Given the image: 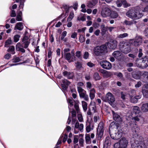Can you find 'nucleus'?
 <instances>
[{
  "label": "nucleus",
  "mask_w": 148,
  "mask_h": 148,
  "mask_svg": "<svg viewBox=\"0 0 148 148\" xmlns=\"http://www.w3.org/2000/svg\"><path fill=\"white\" fill-rule=\"evenodd\" d=\"M126 15L132 19L137 20L141 18L143 15L137 7L129 10L126 13Z\"/></svg>",
  "instance_id": "f257e3e1"
},
{
  "label": "nucleus",
  "mask_w": 148,
  "mask_h": 148,
  "mask_svg": "<svg viewBox=\"0 0 148 148\" xmlns=\"http://www.w3.org/2000/svg\"><path fill=\"white\" fill-rule=\"evenodd\" d=\"M130 126L131 128L132 131L133 133V137L134 140L138 138V140L143 139V138L138 135V133L140 131V128L136 123H130Z\"/></svg>",
  "instance_id": "f03ea898"
},
{
  "label": "nucleus",
  "mask_w": 148,
  "mask_h": 148,
  "mask_svg": "<svg viewBox=\"0 0 148 148\" xmlns=\"http://www.w3.org/2000/svg\"><path fill=\"white\" fill-rule=\"evenodd\" d=\"M117 41L114 40H112L110 42H107L105 45H102V54L107 53L108 52L107 48L111 49H114L117 47Z\"/></svg>",
  "instance_id": "7ed1b4c3"
},
{
  "label": "nucleus",
  "mask_w": 148,
  "mask_h": 148,
  "mask_svg": "<svg viewBox=\"0 0 148 148\" xmlns=\"http://www.w3.org/2000/svg\"><path fill=\"white\" fill-rule=\"evenodd\" d=\"M129 44V42H127L125 41H121L119 46L120 50L125 54L128 53L131 50Z\"/></svg>",
  "instance_id": "20e7f679"
},
{
  "label": "nucleus",
  "mask_w": 148,
  "mask_h": 148,
  "mask_svg": "<svg viewBox=\"0 0 148 148\" xmlns=\"http://www.w3.org/2000/svg\"><path fill=\"white\" fill-rule=\"evenodd\" d=\"M135 64L136 66L139 68L142 69L148 66V59L145 56L142 59L137 58L136 60Z\"/></svg>",
  "instance_id": "39448f33"
},
{
  "label": "nucleus",
  "mask_w": 148,
  "mask_h": 148,
  "mask_svg": "<svg viewBox=\"0 0 148 148\" xmlns=\"http://www.w3.org/2000/svg\"><path fill=\"white\" fill-rule=\"evenodd\" d=\"M137 138L134 140V142H131V145L132 148H147L145 143L146 141L143 139L138 140Z\"/></svg>",
  "instance_id": "423d86ee"
},
{
  "label": "nucleus",
  "mask_w": 148,
  "mask_h": 148,
  "mask_svg": "<svg viewBox=\"0 0 148 148\" xmlns=\"http://www.w3.org/2000/svg\"><path fill=\"white\" fill-rule=\"evenodd\" d=\"M128 144V140L124 137L122 138L119 143L114 145V148H126Z\"/></svg>",
  "instance_id": "0eeeda50"
},
{
  "label": "nucleus",
  "mask_w": 148,
  "mask_h": 148,
  "mask_svg": "<svg viewBox=\"0 0 148 148\" xmlns=\"http://www.w3.org/2000/svg\"><path fill=\"white\" fill-rule=\"evenodd\" d=\"M77 88L80 98H83L85 101H88L89 97L86 91L81 87H77Z\"/></svg>",
  "instance_id": "6e6552de"
},
{
  "label": "nucleus",
  "mask_w": 148,
  "mask_h": 148,
  "mask_svg": "<svg viewBox=\"0 0 148 148\" xmlns=\"http://www.w3.org/2000/svg\"><path fill=\"white\" fill-rule=\"evenodd\" d=\"M75 101V104L74 105V106L75 109L78 112L79 110V101L78 100H76L75 101H74V100L72 98H69L68 99V102L69 103V110L70 112V110L71 109L70 107L73 106V101Z\"/></svg>",
  "instance_id": "1a4fd4ad"
},
{
  "label": "nucleus",
  "mask_w": 148,
  "mask_h": 148,
  "mask_svg": "<svg viewBox=\"0 0 148 148\" xmlns=\"http://www.w3.org/2000/svg\"><path fill=\"white\" fill-rule=\"evenodd\" d=\"M123 131L121 129H119L117 130V133L114 134H110L111 137L113 140H116L120 138L122 136Z\"/></svg>",
  "instance_id": "9d476101"
},
{
  "label": "nucleus",
  "mask_w": 148,
  "mask_h": 148,
  "mask_svg": "<svg viewBox=\"0 0 148 148\" xmlns=\"http://www.w3.org/2000/svg\"><path fill=\"white\" fill-rule=\"evenodd\" d=\"M94 55L96 56H101L102 54V46H97L93 49Z\"/></svg>",
  "instance_id": "9b49d317"
},
{
  "label": "nucleus",
  "mask_w": 148,
  "mask_h": 148,
  "mask_svg": "<svg viewBox=\"0 0 148 148\" xmlns=\"http://www.w3.org/2000/svg\"><path fill=\"white\" fill-rule=\"evenodd\" d=\"M62 82L63 83L61 84L62 89L64 91L67 90L68 86L71 84V82L65 79L62 80Z\"/></svg>",
  "instance_id": "f8f14e48"
},
{
  "label": "nucleus",
  "mask_w": 148,
  "mask_h": 148,
  "mask_svg": "<svg viewBox=\"0 0 148 148\" xmlns=\"http://www.w3.org/2000/svg\"><path fill=\"white\" fill-rule=\"evenodd\" d=\"M106 99L109 103L112 106L113 103L115 101V99L112 94L110 93H108L106 94Z\"/></svg>",
  "instance_id": "ddd939ff"
},
{
  "label": "nucleus",
  "mask_w": 148,
  "mask_h": 148,
  "mask_svg": "<svg viewBox=\"0 0 148 148\" xmlns=\"http://www.w3.org/2000/svg\"><path fill=\"white\" fill-rule=\"evenodd\" d=\"M97 138L101 139L102 137V123L100 122L99 124L97 129Z\"/></svg>",
  "instance_id": "4468645a"
},
{
  "label": "nucleus",
  "mask_w": 148,
  "mask_h": 148,
  "mask_svg": "<svg viewBox=\"0 0 148 148\" xmlns=\"http://www.w3.org/2000/svg\"><path fill=\"white\" fill-rule=\"evenodd\" d=\"M111 11L108 7H105L102 9V17H105L109 16Z\"/></svg>",
  "instance_id": "2eb2a0df"
},
{
  "label": "nucleus",
  "mask_w": 148,
  "mask_h": 148,
  "mask_svg": "<svg viewBox=\"0 0 148 148\" xmlns=\"http://www.w3.org/2000/svg\"><path fill=\"white\" fill-rule=\"evenodd\" d=\"M142 92L143 97L145 98H148V84L144 85V87L142 88Z\"/></svg>",
  "instance_id": "dca6fc26"
},
{
  "label": "nucleus",
  "mask_w": 148,
  "mask_h": 148,
  "mask_svg": "<svg viewBox=\"0 0 148 148\" xmlns=\"http://www.w3.org/2000/svg\"><path fill=\"white\" fill-rule=\"evenodd\" d=\"M112 55L114 57L118 60H120L123 57L122 53L119 51H114L112 53Z\"/></svg>",
  "instance_id": "f3484780"
},
{
  "label": "nucleus",
  "mask_w": 148,
  "mask_h": 148,
  "mask_svg": "<svg viewBox=\"0 0 148 148\" xmlns=\"http://www.w3.org/2000/svg\"><path fill=\"white\" fill-rule=\"evenodd\" d=\"M63 74L64 76L69 79H72L74 76V74L73 72L66 71L64 72L63 73Z\"/></svg>",
  "instance_id": "a211bd4d"
},
{
  "label": "nucleus",
  "mask_w": 148,
  "mask_h": 148,
  "mask_svg": "<svg viewBox=\"0 0 148 148\" xmlns=\"http://www.w3.org/2000/svg\"><path fill=\"white\" fill-rule=\"evenodd\" d=\"M111 67V64L109 62L106 61H102V68L106 69H109Z\"/></svg>",
  "instance_id": "6ab92c4d"
},
{
  "label": "nucleus",
  "mask_w": 148,
  "mask_h": 148,
  "mask_svg": "<svg viewBox=\"0 0 148 148\" xmlns=\"http://www.w3.org/2000/svg\"><path fill=\"white\" fill-rule=\"evenodd\" d=\"M110 138L108 137H106L103 148H109L111 145V142L110 140Z\"/></svg>",
  "instance_id": "aec40b11"
},
{
  "label": "nucleus",
  "mask_w": 148,
  "mask_h": 148,
  "mask_svg": "<svg viewBox=\"0 0 148 148\" xmlns=\"http://www.w3.org/2000/svg\"><path fill=\"white\" fill-rule=\"evenodd\" d=\"M113 116V118L114 120L116 122L121 121V119L120 116L115 113L113 111H112Z\"/></svg>",
  "instance_id": "412c9836"
},
{
  "label": "nucleus",
  "mask_w": 148,
  "mask_h": 148,
  "mask_svg": "<svg viewBox=\"0 0 148 148\" xmlns=\"http://www.w3.org/2000/svg\"><path fill=\"white\" fill-rule=\"evenodd\" d=\"M97 0H92V1H89L87 4V6L88 8H92L97 3Z\"/></svg>",
  "instance_id": "4be33fe9"
},
{
  "label": "nucleus",
  "mask_w": 148,
  "mask_h": 148,
  "mask_svg": "<svg viewBox=\"0 0 148 148\" xmlns=\"http://www.w3.org/2000/svg\"><path fill=\"white\" fill-rule=\"evenodd\" d=\"M129 42L130 45L131 44L135 47L139 46L141 44V43L136 40L134 39H130Z\"/></svg>",
  "instance_id": "5701e85b"
},
{
  "label": "nucleus",
  "mask_w": 148,
  "mask_h": 148,
  "mask_svg": "<svg viewBox=\"0 0 148 148\" xmlns=\"http://www.w3.org/2000/svg\"><path fill=\"white\" fill-rule=\"evenodd\" d=\"M25 1V0H16V2H20V5L19 6V11L21 10L22 11L23 10Z\"/></svg>",
  "instance_id": "b1692460"
},
{
  "label": "nucleus",
  "mask_w": 148,
  "mask_h": 148,
  "mask_svg": "<svg viewBox=\"0 0 148 148\" xmlns=\"http://www.w3.org/2000/svg\"><path fill=\"white\" fill-rule=\"evenodd\" d=\"M23 28V23L21 22H19L17 23L15 27V30L18 29L19 30H21Z\"/></svg>",
  "instance_id": "393cba45"
},
{
  "label": "nucleus",
  "mask_w": 148,
  "mask_h": 148,
  "mask_svg": "<svg viewBox=\"0 0 148 148\" xmlns=\"http://www.w3.org/2000/svg\"><path fill=\"white\" fill-rule=\"evenodd\" d=\"M116 27H104L102 25V35L103 34V32H106L108 30L110 32H111Z\"/></svg>",
  "instance_id": "a878e982"
},
{
  "label": "nucleus",
  "mask_w": 148,
  "mask_h": 148,
  "mask_svg": "<svg viewBox=\"0 0 148 148\" xmlns=\"http://www.w3.org/2000/svg\"><path fill=\"white\" fill-rule=\"evenodd\" d=\"M140 117L141 116L140 114H138V116L133 117L132 119L131 123H133L132 122H133L134 124H136L137 122L139 121Z\"/></svg>",
  "instance_id": "bb28decb"
},
{
  "label": "nucleus",
  "mask_w": 148,
  "mask_h": 148,
  "mask_svg": "<svg viewBox=\"0 0 148 148\" xmlns=\"http://www.w3.org/2000/svg\"><path fill=\"white\" fill-rule=\"evenodd\" d=\"M141 110L143 112L148 111V103L143 104L141 107Z\"/></svg>",
  "instance_id": "cd10ccee"
},
{
  "label": "nucleus",
  "mask_w": 148,
  "mask_h": 148,
  "mask_svg": "<svg viewBox=\"0 0 148 148\" xmlns=\"http://www.w3.org/2000/svg\"><path fill=\"white\" fill-rule=\"evenodd\" d=\"M64 55L65 59L66 60L69 62H71L73 61V60L71 59V56L70 53H64Z\"/></svg>",
  "instance_id": "c85d7f7f"
},
{
  "label": "nucleus",
  "mask_w": 148,
  "mask_h": 148,
  "mask_svg": "<svg viewBox=\"0 0 148 148\" xmlns=\"http://www.w3.org/2000/svg\"><path fill=\"white\" fill-rule=\"evenodd\" d=\"M136 22L134 21H128L127 20H125L123 23V24L126 25L130 26L133 24H136Z\"/></svg>",
  "instance_id": "c756f323"
},
{
  "label": "nucleus",
  "mask_w": 148,
  "mask_h": 148,
  "mask_svg": "<svg viewBox=\"0 0 148 148\" xmlns=\"http://www.w3.org/2000/svg\"><path fill=\"white\" fill-rule=\"evenodd\" d=\"M30 43L29 41H22L21 44V47L28 50V47Z\"/></svg>",
  "instance_id": "7c9ffc66"
},
{
  "label": "nucleus",
  "mask_w": 148,
  "mask_h": 148,
  "mask_svg": "<svg viewBox=\"0 0 148 148\" xmlns=\"http://www.w3.org/2000/svg\"><path fill=\"white\" fill-rule=\"evenodd\" d=\"M118 127L116 123H115L114 122H112L110 125V128H109V131L110 133V131L111 130H112L113 129H118Z\"/></svg>",
  "instance_id": "2f4dec72"
},
{
  "label": "nucleus",
  "mask_w": 148,
  "mask_h": 148,
  "mask_svg": "<svg viewBox=\"0 0 148 148\" xmlns=\"http://www.w3.org/2000/svg\"><path fill=\"white\" fill-rule=\"evenodd\" d=\"M132 110L133 113L136 114H138L140 112L139 107L136 106H133Z\"/></svg>",
  "instance_id": "473e14b6"
},
{
  "label": "nucleus",
  "mask_w": 148,
  "mask_h": 148,
  "mask_svg": "<svg viewBox=\"0 0 148 148\" xmlns=\"http://www.w3.org/2000/svg\"><path fill=\"white\" fill-rule=\"evenodd\" d=\"M95 90L94 88L91 89L90 90L89 96L91 100H92L94 99L95 97Z\"/></svg>",
  "instance_id": "72a5a7b5"
},
{
  "label": "nucleus",
  "mask_w": 148,
  "mask_h": 148,
  "mask_svg": "<svg viewBox=\"0 0 148 148\" xmlns=\"http://www.w3.org/2000/svg\"><path fill=\"white\" fill-rule=\"evenodd\" d=\"M85 141L87 144H90L91 142L90 138V135L89 134H86L85 135Z\"/></svg>",
  "instance_id": "f704fd0d"
},
{
  "label": "nucleus",
  "mask_w": 148,
  "mask_h": 148,
  "mask_svg": "<svg viewBox=\"0 0 148 148\" xmlns=\"http://www.w3.org/2000/svg\"><path fill=\"white\" fill-rule=\"evenodd\" d=\"M7 51L8 52L11 53L12 55L14 54L15 53L14 47V46H11L7 50Z\"/></svg>",
  "instance_id": "c9c22d12"
},
{
  "label": "nucleus",
  "mask_w": 148,
  "mask_h": 148,
  "mask_svg": "<svg viewBox=\"0 0 148 148\" xmlns=\"http://www.w3.org/2000/svg\"><path fill=\"white\" fill-rule=\"evenodd\" d=\"M132 77L135 79H138L139 78L138 73L136 71H134L132 73Z\"/></svg>",
  "instance_id": "e433bc0d"
},
{
  "label": "nucleus",
  "mask_w": 148,
  "mask_h": 148,
  "mask_svg": "<svg viewBox=\"0 0 148 148\" xmlns=\"http://www.w3.org/2000/svg\"><path fill=\"white\" fill-rule=\"evenodd\" d=\"M22 12L21 10L19 11L16 17V20L18 21H21L22 20Z\"/></svg>",
  "instance_id": "4c0bfd02"
},
{
  "label": "nucleus",
  "mask_w": 148,
  "mask_h": 148,
  "mask_svg": "<svg viewBox=\"0 0 148 148\" xmlns=\"http://www.w3.org/2000/svg\"><path fill=\"white\" fill-rule=\"evenodd\" d=\"M63 7L64 9L65 14L67 15L68 14L70 7L67 5L64 4L63 5Z\"/></svg>",
  "instance_id": "58836bf2"
},
{
  "label": "nucleus",
  "mask_w": 148,
  "mask_h": 148,
  "mask_svg": "<svg viewBox=\"0 0 148 148\" xmlns=\"http://www.w3.org/2000/svg\"><path fill=\"white\" fill-rule=\"evenodd\" d=\"M82 103L83 110L84 112H86L87 109V104L84 101H82Z\"/></svg>",
  "instance_id": "ea45409f"
},
{
  "label": "nucleus",
  "mask_w": 148,
  "mask_h": 148,
  "mask_svg": "<svg viewBox=\"0 0 148 148\" xmlns=\"http://www.w3.org/2000/svg\"><path fill=\"white\" fill-rule=\"evenodd\" d=\"M67 33V32L66 31H64L62 32L60 38L61 40H63L64 42L66 41V38L64 39V38L66 36Z\"/></svg>",
  "instance_id": "a19ab883"
},
{
  "label": "nucleus",
  "mask_w": 148,
  "mask_h": 148,
  "mask_svg": "<svg viewBox=\"0 0 148 148\" xmlns=\"http://www.w3.org/2000/svg\"><path fill=\"white\" fill-rule=\"evenodd\" d=\"M128 36V34L127 33H124L118 35L117 37L119 38H125Z\"/></svg>",
  "instance_id": "79ce46f5"
},
{
  "label": "nucleus",
  "mask_w": 148,
  "mask_h": 148,
  "mask_svg": "<svg viewBox=\"0 0 148 148\" xmlns=\"http://www.w3.org/2000/svg\"><path fill=\"white\" fill-rule=\"evenodd\" d=\"M77 20L79 21H84L86 20V18L82 14H80L77 17Z\"/></svg>",
  "instance_id": "37998d69"
},
{
  "label": "nucleus",
  "mask_w": 148,
  "mask_h": 148,
  "mask_svg": "<svg viewBox=\"0 0 148 148\" xmlns=\"http://www.w3.org/2000/svg\"><path fill=\"white\" fill-rule=\"evenodd\" d=\"M110 16L112 18H115L118 16V14L116 12L112 11L111 12Z\"/></svg>",
  "instance_id": "c03bdc74"
},
{
  "label": "nucleus",
  "mask_w": 148,
  "mask_h": 148,
  "mask_svg": "<svg viewBox=\"0 0 148 148\" xmlns=\"http://www.w3.org/2000/svg\"><path fill=\"white\" fill-rule=\"evenodd\" d=\"M74 16V13L73 11H71L70 13L69 16L67 18L68 21H71L73 18Z\"/></svg>",
  "instance_id": "a18cd8bd"
},
{
  "label": "nucleus",
  "mask_w": 148,
  "mask_h": 148,
  "mask_svg": "<svg viewBox=\"0 0 148 148\" xmlns=\"http://www.w3.org/2000/svg\"><path fill=\"white\" fill-rule=\"evenodd\" d=\"M86 131L87 133L89 132L91 130V127L90 123L89 122L86 123Z\"/></svg>",
  "instance_id": "49530a36"
},
{
  "label": "nucleus",
  "mask_w": 148,
  "mask_h": 148,
  "mask_svg": "<svg viewBox=\"0 0 148 148\" xmlns=\"http://www.w3.org/2000/svg\"><path fill=\"white\" fill-rule=\"evenodd\" d=\"M12 43V41L10 39H8L6 40L5 42V47H8L9 45Z\"/></svg>",
  "instance_id": "de8ad7c7"
},
{
  "label": "nucleus",
  "mask_w": 148,
  "mask_h": 148,
  "mask_svg": "<svg viewBox=\"0 0 148 148\" xmlns=\"http://www.w3.org/2000/svg\"><path fill=\"white\" fill-rule=\"evenodd\" d=\"M143 75L145 78V82L148 83V72H144Z\"/></svg>",
  "instance_id": "09e8293b"
},
{
  "label": "nucleus",
  "mask_w": 148,
  "mask_h": 148,
  "mask_svg": "<svg viewBox=\"0 0 148 148\" xmlns=\"http://www.w3.org/2000/svg\"><path fill=\"white\" fill-rule=\"evenodd\" d=\"M136 40L139 42V43H142V38L141 36H136L135 39H134Z\"/></svg>",
  "instance_id": "8fccbe9b"
},
{
  "label": "nucleus",
  "mask_w": 148,
  "mask_h": 148,
  "mask_svg": "<svg viewBox=\"0 0 148 148\" xmlns=\"http://www.w3.org/2000/svg\"><path fill=\"white\" fill-rule=\"evenodd\" d=\"M20 37L19 35H15L14 37V41L15 42H17L19 40Z\"/></svg>",
  "instance_id": "3c124183"
},
{
  "label": "nucleus",
  "mask_w": 148,
  "mask_h": 148,
  "mask_svg": "<svg viewBox=\"0 0 148 148\" xmlns=\"http://www.w3.org/2000/svg\"><path fill=\"white\" fill-rule=\"evenodd\" d=\"M93 77L96 80H99L100 79V77L97 73H94Z\"/></svg>",
  "instance_id": "603ef678"
},
{
  "label": "nucleus",
  "mask_w": 148,
  "mask_h": 148,
  "mask_svg": "<svg viewBox=\"0 0 148 148\" xmlns=\"http://www.w3.org/2000/svg\"><path fill=\"white\" fill-rule=\"evenodd\" d=\"M131 92L132 93H133L134 94V97H135L136 98V99L137 101L138 100V99H139L140 98H141V96H142L141 95H136V96L135 95L134 93H136V91L135 90H132L131 91Z\"/></svg>",
  "instance_id": "864d4df0"
},
{
  "label": "nucleus",
  "mask_w": 148,
  "mask_h": 148,
  "mask_svg": "<svg viewBox=\"0 0 148 148\" xmlns=\"http://www.w3.org/2000/svg\"><path fill=\"white\" fill-rule=\"evenodd\" d=\"M89 108L90 109H92V110L94 112L95 111L96 109V106H95V103H94L93 104L90 103Z\"/></svg>",
  "instance_id": "5fc2aeb1"
},
{
  "label": "nucleus",
  "mask_w": 148,
  "mask_h": 148,
  "mask_svg": "<svg viewBox=\"0 0 148 148\" xmlns=\"http://www.w3.org/2000/svg\"><path fill=\"white\" fill-rule=\"evenodd\" d=\"M130 101L133 103H136L137 101L134 95L130 97Z\"/></svg>",
  "instance_id": "6e6d98bb"
},
{
  "label": "nucleus",
  "mask_w": 148,
  "mask_h": 148,
  "mask_svg": "<svg viewBox=\"0 0 148 148\" xmlns=\"http://www.w3.org/2000/svg\"><path fill=\"white\" fill-rule=\"evenodd\" d=\"M123 1H117L116 2V4L117 7H121L123 4Z\"/></svg>",
  "instance_id": "4d7b16f0"
},
{
  "label": "nucleus",
  "mask_w": 148,
  "mask_h": 148,
  "mask_svg": "<svg viewBox=\"0 0 148 148\" xmlns=\"http://www.w3.org/2000/svg\"><path fill=\"white\" fill-rule=\"evenodd\" d=\"M73 142L74 144H76L78 142V137L77 135L74 136Z\"/></svg>",
  "instance_id": "13d9d810"
},
{
  "label": "nucleus",
  "mask_w": 148,
  "mask_h": 148,
  "mask_svg": "<svg viewBox=\"0 0 148 148\" xmlns=\"http://www.w3.org/2000/svg\"><path fill=\"white\" fill-rule=\"evenodd\" d=\"M89 55V53L88 52H85L83 55V58L85 59H88V58Z\"/></svg>",
  "instance_id": "bf43d9fd"
},
{
  "label": "nucleus",
  "mask_w": 148,
  "mask_h": 148,
  "mask_svg": "<svg viewBox=\"0 0 148 148\" xmlns=\"http://www.w3.org/2000/svg\"><path fill=\"white\" fill-rule=\"evenodd\" d=\"M83 125L82 124H81L79 125V127L77 128V129L79 130L81 132H82L83 131Z\"/></svg>",
  "instance_id": "052dcab7"
},
{
  "label": "nucleus",
  "mask_w": 148,
  "mask_h": 148,
  "mask_svg": "<svg viewBox=\"0 0 148 148\" xmlns=\"http://www.w3.org/2000/svg\"><path fill=\"white\" fill-rule=\"evenodd\" d=\"M83 125L82 124H81L79 125V127L77 128V129L79 130L81 132H82L83 131Z\"/></svg>",
  "instance_id": "680f3d73"
},
{
  "label": "nucleus",
  "mask_w": 148,
  "mask_h": 148,
  "mask_svg": "<svg viewBox=\"0 0 148 148\" xmlns=\"http://www.w3.org/2000/svg\"><path fill=\"white\" fill-rule=\"evenodd\" d=\"M123 4L124 5V7L126 8L130 6V4L127 3L125 1H123Z\"/></svg>",
  "instance_id": "e2e57ef3"
},
{
  "label": "nucleus",
  "mask_w": 148,
  "mask_h": 148,
  "mask_svg": "<svg viewBox=\"0 0 148 148\" xmlns=\"http://www.w3.org/2000/svg\"><path fill=\"white\" fill-rule=\"evenodd\" d=\"M79 40L80 42L82 43L85 41V38L83 36L81 35L79 37Z\"/></svg>",
  "instance_id": "0e129e2a"
},
{
  "label": "nucleus",
  "mask_w": 148,
  "mask_h": 148,
  "mask_svg": "<svg viewBox=\"0 0 148 148\" xmlns=\"http://www.w3.org/2000/svg\"><path fill=\"white\" fill-rule=\"evenodd\" d=\"M21 47V45L20 42L18 43L16 46V50L18 51L20 49Z\"/></svg>",
  "instance_id": "69168bd1"
},
{
  "label": "nucleus",
  "mask_w": 148,
  "mask_h": 148,
  "mask_svg": "<svg viewBox=\"0 0 148 148\" xmlns=\"http://www.w3.org/2000/svg\"><path fill=\"white\" fill-rule=\"evenodd\" d=\"M20 61V59L18 57H16L12 59V62H17Z\"/></svg>",
  "instance_id": "338daca9"
},
{
  "label": "nucleus",
  "mask_w": 148,
  "mask_h": 148,
  "mask_svg": "<svg viewBox=\"0 0 148 148\" xmlns=\"http://www.w3.org/2000/svg\"><path fill=\"white\" fill-rule=\"evenodd\" d=\"M77 118L79 121L82 122L83 121V118L81 114H78L77 115Z\"/></svg>",
  "instance_id": "774afa93"
}]
</instances>
